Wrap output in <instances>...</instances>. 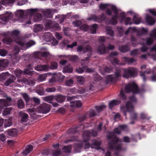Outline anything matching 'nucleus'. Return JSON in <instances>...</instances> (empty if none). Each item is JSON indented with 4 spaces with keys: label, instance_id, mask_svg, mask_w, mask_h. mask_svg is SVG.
Listing matches in <instances>:
<instances>
[{
    "label": "nucleus",
    "instance_id": "obj_33",
    "mask_svg": "<svg viewBox=\"0 0 156 156\" xmlns=\"http://www.w3.org/2000/svg\"><path fill=\"white\" fill-rule=\"evenodd\" d=\"M12 119L10 118L8 119H6L5 121V127L6 128L8 127L11 126L12 124Z\"/></svg>",
    "mask_w": 156,
    "mask_h": 156
},
{
    "label": "nucleus",
    "instance_id": "obj_44",
    "mask_svg": "<svg viewBox=\"0 0 156 156\" xmlns=\"http://www.w3.org/2000/svg\"><path fill=\"white\" fill-rule=\"evenodd\" d=\"M55 77L58 79L60 81H63L65 78V76L62 75L60 73H57L56 74Z\"/></svg>",
    "mask_w": 156,
    "mask_h": 156
},
{
    "label": "nucleus",
    "instance_id": "obj_42",
    "mask_svg": "<svg viewBox=\"0 0 156 156\" xmlns=\"http://www.w3.org/2000/svg\"><path fill=\"white\" fill-rule=\"evenodd\" d=\"M15 80V77L14 76H12L11 78H9L6 81L5 85L6 86H8L10 84L13 82Z\"/></svg>",
    "mask_w": 156,
    "mask_h": 156
},
{
    "label": "nucleus",
    "instance_id": "obj_46",
    "mask_svg": "<svg viewBox=\"0 0 156 156\" xmlns=\"http://www.w3.org/2000/svg\"><path fill=\"white\" fill-rule=\"evenodd\" d=\"M43 98L44 101L48 102L49 103H51V101L53 98V97L52 96H49L43 97Z\"/></svg>",
    "mask_w": 156,
    "mask_h": 156
},
{
    "label": "nucleus",
    "instance_id": "obj_29",
    "mask_svg": "<svg viewBox=\"0 0 156 156\" xmlns=\"http://www.w3.org/2000/svg\"><path fill=\"white\" fill-rule=\"evenodd\" d=\"M33 69L32 67L30 65L27 67V68L25 69L24 71V73L25 74H26L29 75H31L32 74V73L34 72L31 71Z\"/></svg>",
    "mask_w": 156,
    "mask_h": 156
},
{
    "label": "nucleus",
    "instance_id": "obj_10",
    "mask_svg": "<svg viewBox=\"0 0 156 156\" xmlns=\"http://www.w3.org/2000/svg\"><path fill=\"white\" fill-rule=\"evenodd\" d=\"M114 46L112 45L109 44L108 48H106L104 44L98 47V48L97 52L100 54H103L108 51L109 50H112L114 48Z\"/></svg>",
    "mask_w": 156,
    "mask_h": 156
},
{
    "label": "nucleus",
    "instance_id": "obj_27",
    "mask_svg": "<svg viewBox=\"0 0 156 156\" xmlns=\"http://www.w3.org/2000/svg\"><path fill=\"white\" fill-rule=\"evenodd\" d=\"M18 132V131L17 129H14L8 130L7 131V133L10 136H14L16 135L17 134Z\"/></svg>",
    "mask_w": 156,
    "mask_h": 156
},
{
    "label": "nucleus",
    "instance_id": "obj_35",
    "mask_svg": "<svg viewBox=\"0 0 156 156\" xmlns=\"http://www.w3.org/2000/svg\"><path fill=\"white\" fill-rule=\"evenodd\" d=\"M133 23L138 24H139L141 21V18L140 17L134 16L133 18Z\"/></svg>",
    "mask_w": 156,
    "mask_h": 156
},
{
    "label": "nucleus",
    "instance_id": "obj_8",
    "mask_svg": "<svg viewBox=\"0 0 156 156\" xmlns=\"http://www.w3.org/2000/svg\"><path fill=\"white\" fill-rule=\"evenodd\" d=\"M126 92H132L133 93L136 94L142 92V90H139L137 85L134 83H130L126 85L125 88Z\"/></svg>",
    "mask_w": 156,
    "mask_h": 156
},
{
    "label": "nucleus",
    "instance_id": "obj_37",
    "mask_svg": "<svg viewBox=\"0 0 156 156\" xmlns=\"http://www.w3.org/2000/svg\"><path fill=\"white\" fill-rule=\"evenodd\" d=\"M76 79L77 82L80 84L82 85L83 84L85 80L83 76H78L77 77Z\"/></svg>",
    "mask_w": 156,
    "mask_h": 156
},
{
    "label": "nucleus",
    "instance_id": "obj_43",
    "mask_svg": "<svg viewBox=\"0 0 156 156\" xmlns=\"http://www.w3.org/2000/svg\"><path fill=\"white\" fill-rule=\"evenodd\" d=\"M136 29L135 27H130L126 32V34H131L136 32Z\"/></svg>",
    "mask_w": 156,
    "mask_h": 156
},
{
    "label": "nucleus",
    "instance_id": "obj_49",
    "mask_svg": "<svg viewBox=\"0 0 156 156\" xmlns=\"http://www.w3.org/2000/svg\"><path fill=\"white\" fill-rule=\"evenodd\" d=\"M11 108H6L4 110L2 114L4 115H6L10 114L11 111Z\"/></svg>",
    "mask_w": 156,
    "mask_h": 156
},
{
    "label": "nucleus",
    "instance_id": "obj_30",
    "mask_svg": "<svg viewBox=\"0 0 156 156\" xmlns=\"http://www.w3.org/2000/svg\"><path fill=\"white\" fill-rule=\"evenodd\" d=\"M61 57H63V58H70L71 61H76L78 59V58L77 56L76 55L73 56H65V55H62L60 56Z\"/></svg>",
    "mask_w": 156,
    "mask_h": 156
},
{
    "label": "nucleus",
    "instance_id": "obj_58",
    "mask_svg": "<svg viewBox=\"0 0 156 156\" xmlns=\"http://www.w3.org/2000/svg\"><path fill=\"white\" fill-rule=\"evenodd\" d=\"M37 53H38V55H40L42 57H47L49 56L50 55L49 53L47 52H44L42 53H40L39 52Z\"/></svg>",
    "mask_w": 156,
    "mask_h": 156
},
{
    "label": "nucleus",
    "instance_id": "obj_22",
    "mask_svg": "<svg viewBox=\"0 0 156 156\" xmlns=\"http://www.w3.org/2000/svg\"><path fill=\"white\" fill-rule=\"evenodd\" d=\"M18 0H2L0 2V5L4 6L10 5V4H12L16 1Z\"/></svg>",
    "mask_w": 156,
    "mask_h": 156
},
{
    "label": "nucleus",
    "instance_id": "obj_23",
    "mask_svg": "<svg viewBox=\"0 0 156 156\" xmlns=\"http://www.w3.org/2000/svg\"><path fill=\"white\" fill-rule=\"evenodd\" d=\"M121 101L118 100H114L112 101L109 103V107L110 109L112 108L113 107L119 104Z\"/></svg>",
    "mask_w": 156,
    "mask_h": 156
},
{
    "label": "nucleus",
    "instance_id": "obj_38",
    "mask_svg": "<svg viewBox=\"0 0 156 156\" xmlns=\"http://www.w3.org/2000/svg\"><path fill=\"white\" fill-rule=\"evenodd\" d=\"M9 76L8 72L2 73L0 75V80H5Z\"/></svg>",
    "mask_w": 156,
    "mask_h": 156
},
{
    "label": "nucleus",
    "instance_id": "obj_28",
    "mask_svg": "<svg viewBox=\"0 0 156 156\" xmlns=\"http://www.w3.org/2000/svg\"><path fill=\"white\" fill-rule=\"evenodd\" d=\"M82 103L80 101H76L71 102L70 106L72 108L74 107H80Z\"/></svg>",
    "mask_w": 156,
    "mask_h": 156
},
{
    "label": "nucleus",
    "instance_id": "obj_14",
    "mask_svg": "<svg viewBox=\"0 0 156 156\" xmlns=\"http://www.w3.org/2000/svg\"><path fill=\"white\" fill-rule=\"evenodd\" d=\"M50 68L48 65H39L35 67V69L37 71H47Z\"/></svg>",
    "mask_w": 156,
    "mask_h": 156
},
{
    "label": "nucleus",
    "instance_id": "obj_19",
    "mask_svg": "<svg viewBox=\"0 0 156 156\" xmlns=\"http://www.w3.org/2000/svg\"><path fill=\"white\" fill-rule=\"evenodd\" d=\"M33 149V147L32 146L29 145L27 146L25 150L22 152V155L23 156H26Z\"/></svg>",
    "mask_w": 156,
    "mask_h": 156
},
{
    "label": "nucleus",
    "instance_id": "obj_26",
    "mask_svg": "<svg viewBox=\"0 0 156 156\" xmlns=\"http://www.w3.org/2000/svg\"><path fill=\"white\" fill-rule=\"evenodd\" d=\"M55 100L58 103H62L66 99V97L62 95H58L55 97Z\"/></svg>",
    "mask_w": 156,
    "mask_h": 156
},
{
    "label": "nucleus",
    "instance_id": "obj_52",
    "mask_svg": "<svg viewBox=\"0 0 156 156\" xmlns=\"http://www.w3.org/2000/svg\"><path fill=\"white\" fill-rule=\"evenodd\" d=\"M3 41L4 44H9L12 42V41L11 39L6 37L3 39Z\"/></svg>",
    "mask_w": 156,
    "mask_h": 156
},
{
    "label": "nucleus",
    "instance_id": "obj_5",
    "mask_svg": "<svg viewBox=\"0 0 156 156\" xmlns=\"http://www.w3.org/2000/svg\"><path fill=\"white\" fill-rule=\"evenodd\" d=\"M16 43L19 46V47L16 46L14 49V56L16 54L18 53L20 51V48L22 50H25L28 48L34 45L35 42L33 41H30L28 42H26L25 39L23 38H19L16 40Z\"/></svg>",
    "mask_w": 156,
    "mask_h": 156
},
{
    "label": "nucleus",
    "instance_id": "obj_41",
    "mask_svg": "<svg viewBox=\"0 0 156 156\" xmlns=\"http://www.w3.org/2000/svg\"><path fill=\"white\" fill-rule=\"evenodd\" d=\"M151 73V71L150 70L146 71H145L144 72H140V76L143 77L144 81H145L146 80L145 77L146 75L150 74Z\"/></svg>",
    "mask_w": 156,
    "mask_h": 156
},
{
    "label": "nucleus",
    "instance_id": "obj_13",
    "mask_svg": "<svg viewBox=\"0 0 156 156\" xmlns=\"http://www.w3.org/2000/svg\"><path fill=\"white\" fill-rule=\"evenodd\" d=\"M13 14L12 13L7 12L4 14L0 15V19L4 22H7L12 18Z\"/></svg>",
    "mask_w": 156,
    "mask_h": 156
},
{
    "label": "nucleus",
    "instance_id": "obj_12",
    "mask_svg": "<svg viewBox=\"0 0 156 156\" xmlns=\"http://www.w3.org/2000/svg\"><path fill=\"white\" fill-rule=\"evenodd\" d=\"M11 99L9 97H7L6 100L4 99H0V113L4 106H7L11 105Z\"/></svg>",
    "mask_w": 156,
    "mask_h": 156
},
{
    "label": "nucleus",
    "instance_id": "obj_9",
    "mask_svg": "<svg viewBox=\"0 0 156 156\" xmlns=\"http://www.w3.org/2000/svg\"><path fill=\"white\" fill-rule=\"evenodd\" d=\"M123 71L124 73L123 76L126 78H127L129 76H136L138 72L137 69L134 68H129L127 69H123Z\"/></svg>",
    "mask_w": 156,
    "mask_h": 156
},
{
    "label": "nucleus",
    "instance_id": "obj_40",
    "mask_svg": "<svg viewBox=\"0 0 156 156\" xmlns=\"http://www.w3.org/2000/svg\"><path fill=\"white\" fill-rule=\"evenodd\" d=\"M17 105L18 108L20 109L23 108L24 107V104L22 99H20L18 101Z\"/></svg>",
    "mask_w": 156,
    "mask_h": 156
},
{
    "label": "nucleus",
    "instance_id": "obj_21",
    "mask_svg": "<svg viewBox=\"0 0 156 156\" xmlns=\"http://www.w3.org/2000/svg\"><path fill=\"white\" fill-rule=\"evenodd\" d=\"M91 48L89 46H87L83 48L82 46H80L77 48V51H80L83 50V52L85 53L88 51L91 52Z\"/></svg>",
    "mask_w": 156,
    "mask_h": 156
},
{
    "label": "nucleus",
    "instance_id": "obj_15",
    "mask_svg": "<svg viewBox=\"0 0 156 156\" xmlns=\"http://www.w3.org/2000/svg\"><path fill=\"white\" fill-rule=\"evenodd\" d=\"M20 33V31L19 30H15L11 32L8 31L6 33L7 35L11 36L13 37H16V38L15 39V41L16 43V40L18 38H20V37H17V36Z\"/></svg>",
    "mask_w": 156,
    "mask_h": 156
},
{
    "label": "nucleus",
    "instance_id": "obj_63",
    "mask_svg": "<svg viewBox=\"0 0 156 156\" xmlns=\"http://www.w3.org/2000/svg\"><path fill=\"white\" fill-rule=\"evenodd\" d=\"M52 25V23L49 20L47 22V23L45 24V26L47 28L50 29L51 28Z\"/></svg>",
    "mask_w": 156,
    "mask_h": 156
},
{
    "label": "nucleus",
    "instance_id": "obj_17",
    "mask_svg": "<svg viewBox=\"0 0 156 156\" xmlns=\"http://www.w3.org/2000/svg\"><path fill=\"white\" fill-rule=\"evenodd\" d=\"M146 22L150 25H152L155 22L154 19L148 14H146L145 16Z\"/></svg>",
    "mask_w": 156,
    "mask_h": 156
},
{
    "label": "nucleus",
    "instance_id": "obj_1",
    "mask_svg": "<svg viewBox=\"0 0 156 156\" xmlns=\"http://www.w3.org/2000/svg\"><path fill=\"white\" fill-rule=\"evenodd\" d=\"M56 12L55 9H31L26 10H19L16 12V15L18 17L17 20L18 23H23V25L31 23L30 20L32 19L34 21L36 22L41 20L42 16L40 13L41 12L46 17H51L54 13Z\"/></svg>",
    "mask_w": 156,
    "mask_h": 156
},
{
    "label": "nucleus",
    "instance_id": "obj_48",
    "mask_svg": "<svg viewBox=\"0 0 156 156\" xmlns=\"http://www.w3.org/2000/svg\"><path fill=\"white\" fill-rule=\"evenodd\" d=\"M97 27V25L94 24L93 25L90 27L91 33L93 34H95L96 32V29Z\"/></svg>",
    "mask_w": 156,
    "mask_h": 156
},
{
    "label": "nucleus",
    "instance_id": "obj_16",
    "mask_svg": "<svg viewBox=\"0 0 156 156\" xmlns=\"http://www.w3.org/2000/svg\"><path fill=\"white\" fill-rule=\"evenodd\" d=\"M76 72L79 73H81L84 71L89 73L91 72L92 71L91 69L88 68L87 66L77 68L76 69Z\"/></svg>",
    "mask_w": 156,
    "mask_h": 156
},
{
    "label": "nucleus",
    "instance_id": "obj_53",
    "mask_svg": "<svg viewBox=\"0 0 156 156\" xmlns=\"http://www.w3.org/2000/svg\"><path fill=\"white\" fill-rule=\"evenodd\" d=\"M42 28V27L41 25H38L35 26L34 29V31L37 32L41 30Z\"/></svg>",
    "mask_w": 156,
    "mask_h": 156
},
{
    "label": "nucleus",
    "instance_id": "obj_39",
    "mask_svg": "<svg viewBox=\"0 0 156 156\" xmlns=\"http://www.w3.org/2000/svg\"><path fill=\"white\" fill-rule=\"evenodd\" d=\"M105 107V106L104 105H102L99 106H96L95 107L96 111L98 113H99L103 110Z\"/></svg>",
    "mask_w": 156,
    "mask_h": 156
},
{
    "label": "nucleus",
    "instance_id": "obj_24",
    "mask_svg": "<svg viewBox=\"0 0 156 156\" xmlns=\"http://www.w3.org/2000/svg\"><path fill=\"white\" fill-rule=\"evenodd\" d=\"M43 38L46 41H49L53 39L52 34L49 32L44 33Z\"/></svg>",
    "mask_w": 156,
    "mask_h": 156
},
{
    "label": "nucleus",
    "instance_id": "obj_18",
    "mask_svg": "<svg viewBox=\"0 0 156 156\" xmlns=\"http://www.w3.org/2000/svg\"><path fill=\"white\" fill-rule=\"evenodd\" d=\"M105 15L104 14H102L101 16V19H99L98 17H96L95 16H91L90 17L88 18L87 20H93L95 21L98 22L101 20H104L105 18Z\"/></svg>",
    "mask_w": 156,
    "mask_h": 156
},
{
    "label": "nucleus",
    "instance_id": "obj_3",
    "mask_svg": "<svg viewBox=\"0 0 156 156\" xmlns=\"http://www.w3.org/2000/svg\"><path fill=\"white\" fill-rule=\"evenodd\" d=\"M100 9L102 10L107 9L106 13L109 15H111V11L110 10L111 9L114 14V16L112 17L110 23L114 25L117 23V19L119 20L122 22L125 17L124 12H121L117 10L115 6L110 4H101L99 6Z\"/></svg>",
    "mask_w": 156,
    "mask_h": 156
},
{
    "label": "nucleus",
    "instance_id": "obj_7",
    "mask_svg": "<svg viewBox=\"0 0 156 156\" xmlns=\"http://www.w3.org/2000/svg\"><path fill=\"white\" fill-rule=\"evenodd\" d=\"M130 101L127 102L126 104L125 105H122L120 106L121 111L124 113L126 116V113L127 112H131L133 111L134 107L133 103L135 102L136 99L134 96L129 98Z\"/></svg>",
    "mask_w": 156,
    "mask_h": 156
},
{
    "label": "nucleus",
    "instance_id": "obj_6",
    "mask_svg": "<svg viewBox=\"0 0 156 156\" xmlns=\"http://www.w3.org/2000/svg\"><path fill=\"white\" fill-rule=\"evenodd\" d=\"M156 39V29H154L151 32L150 37L148 38L146 41L144 39L140 40V44L143 45L140 48L141 51L144 52L148 49L145 44L149 45L151 44L154 40Z\"/></svg>",
    "mask_w": 156,
    "mask_h": 156
},
{
    "label": "nucleus",
    "instance_id": "obj_62",
    "mask_svg": "<svg viewBox=\"0 0 156 156\" xmlns=\"http://www.w3.org/2000/svg\"><path fill=\"white\" fill-rule=\"evenodd\" d=\"M56 89L55 87L47 88L45 91L48 92H53L55 91Z\"/></svg>",
    "mask_w": 156,
    "mask_h": 156
},
{
    "label": "nucleus",
    "instance_id": "obj_11",
    "mask_svg": "<svg viewBox=\"0 0 156 156\" xmlns=\"http://www.w3.org/2000/svg\"><path fill=\"white\" fill-rule=\"evenodd\" d=\"M82 145L78 144H76L74 146V149L76 153L80 152V149L82 147H83L85 149L88 148L90 147V144L85 141H84L82 143Z\"/></svg>",
    "mask_w": 156,
    "mask_h": 156
},
{
    "label": "nucleus",
    "instance_id": "obj_47",
    "mask_svg": "<svg viewBox=\"0 0 156 156\" xmlns=\"http://www.w3.org/2000/svg\"><path fill=\"white\" fill-rule=\"evenodd\" d=\"M22 96L27 103V105H28V103L30 100L28 96L26 94H22Z\"/></svg>",
    "mask_w": 156,
    "mask_h": 156
},
{
    "label": "nucleus",
    "instance_id": "obj_54",
    "mask_svg": "<svg viewBox=\"0 0 156 156\" xmlns=\"http://www.w3.org/2000/svg\"><path fill=\"white\" fill-rule=\"evenodd\" d=\"M66 16L65 15H62L61 16H58L56 17V18L58 19L60 18V20H59V22L60 23H62L64 20L66 18Z\"/></svg>",
    "mask_w": 156,
    "mask_h": 156
},
{
    "label": "nucleus",
    "instance_id": "obj_50",
    "mask_svg": "<svg viewBox=\"0 0 156 156\" xmlns=\"http://www.w3.org/2000/svg\"><path fill=\"white\" fill-rule=\"evenodd\" d=\"M123 59L124 61L128 64L132 63L134 61V60L133 58H129L126 57H124Z\"/></svg>",
    "mask_w": 156,
    "mask_h": 156
},
{
    "label": "nucleus",
    "instance_id": "obj_31",
    "mask_svg": "<svg viewBox=\"0 0 156 156\" xmlns=\"http://www.w3.org/2000/svg\"><path fill=\"white\" fill-rule=\"evenodd\" d=\"M22 82L25 84L30 85H33L35 83V81L33 80H28L26 79H23Z\"/></svg>",
    "mask_w": 156,
    "mask_h": 156
},
{
    "label": "nucleus",
    "instance_id": "obj_55",
    "mask_svg": "<svg viewBox=\"0 0 156 156\" xmlns=\"http://www.w3.org/2000/svg\"><path fill=\"white\" fill-rule=\"evenodd\" d=\"M73 81L72 79L67 80L65 83V85L66 86H71L73 84Z\"/></svg>",
    "mask_w": 156,
    "mask_h": 156
},
{
    "label": "nucleus",
    "instance_id": "obj_25",
    "mask_svg": "<svg viewBox=\"0 0 156 156\" xmlns=\"http://www.w3.org/2000/svg\"><path fill=\"white\" fill-rule=\"evenodd\" d=\"M20 115L21 118V122H27L28 117V115L27 114L20 112Z\"/></svg>",
    "mask_w": 156,
    "mask_h": 156
},
{
    "label": "nucleus",
    "instance_id": "obj_2",
    "mask_svg": "<svg viewBox=\"0 0 156 156\" xmlns=\"http://www.w3.org/2000/svg\"><path fill=\"white\" fill-rule=\"evenodd\" d=\"M127 127L126 125H121L118 128H115L113 133H110L109 134L108 138L110 139V142L108 144V148H106L104 150L106 151L105 153V156H111V151L115 149L117 151L122 150L121 141L114 135V133L120 134L122 130L126 129Z\"/></svg>",
    "mask_w": 156,
    "mask_h": 156
},
{
    "label": "nucleus",
    "instance_id": "obj_34",
    "mask_svg": "<svg viewBox=\"0 0 156 156\" xmlns=\"http://www.w3.org/2000/svg\"><path fill=\"white\" fill-rule=\"evenodd\" d=\"M73 71V68L72 67L69 65L68 66H66L63 69V73H71Z\"/></svg>",
    "mask_w": 156,
    "mask_h": 156
},
{
    "label": "nucleus",
    "instance_id": "obj_61",
    "mask_svg": "<svg viewBox=\"0 0 156 156\" xmlns=\"http://www.w3.org/2000/svg\"><path fill=\"white\" fill-rule=\"evenodd\" d=\"M96 87V84L93 82H91L89 85V90H94Z\"/></svg>",
    "mask_w": 156,
    "mask_h": 156
},
{
    "label": "nucleus",
    "instance_id": "obj_36",
    "mask_svg": "<svg viewBox=\"0 0 156 156\" xmlns=\"http://www.w3.org/2000/svg\"><path fill=\"white\" fill-rule=\"evenodd\" d=\"M47 74H48V73L43 74L39 75L38 78V81L42 82L44 81L46 79Z\"/></svg>",
    "mask_w": 156,
    "mask_h": 156
},
{
    "label": "nucleus",
    "instance_id": "obj_32",
    "mask_svg": "<svg viewBox=\"0 0 156 156\" xmlns=\"http://www.w3.org/2000/svg\"><path fill=\"white\" fill-rule=\"evenodd\" d=\"M147 57H150L153 58L154 60H156V54L151 55L150 54H148L147 55H143L141 56V58L146 59Z\"/></svg>",
    "mask_w": 156,
    "mask_h": 156
},
{
    "label": "nucleus",
    "instance_id": "obj_64",
    "mask_svg": "<svg viewBox=\"0 0 156 156\" xmlns=\"http://www.w3.org/2000/svg\"><path fill=\"white\" fill-rule=\"evenodd\" d=\"M7 54V52L5 50H0V55L1 56H5Z\"/></svg>",
    "mask_w": 156,
    "mask_h": 156
},
{
    "label": "nucleus",
    "instance_id": "obj_51",
    "mask_svg": "<svg viewBox=\"0 0 156 156\" xmlns=\"http://www.w3.org/2000/svg\"><path fill=\"white\" fill-rule=\"evenodd\" d=\"M120 51L122 52H125L127 51L128 50V47L126 46H123L119 48Z\"/></svg>",
    "mask_w": 156,
    "mask_h": 156
},
{
    "label": "nucleus",
    "instance_id": "obj_20",
    "mask_svg": "<svg viewBox=\"0 0 156 156\" xmlns=\"http://www.w3.org/2000/svg\"><path fill=\"white\" fill-rule=\"evenodd\" d=\"M9 64L8 61L2 59L0 60V70H3L4 68L7 67Z\"/></svg>",
    "mask_w": 156,
    "mask_h": 156
},
{
    "label": "nucleus",
    "instance_id": "obj_56",
    "mask_svg": "<svg viewBox=\"0 0 156 156\" xmlns=\"http://www.w3.org/2000/svg\"><path fill=\"white\" fill-rule=\"evenodd\" d=\"M58 65L55 62H52L51 63L50 68L52 69H54L57 68Z\"/></svg>",
    "mask_w": 156,
    "mask_h": 156
},
{
    "label": "nucleus",
    "instance_id": "obj_60",
    "mask_svg": "<svg viewBox=\"0 0 156 156\" xmlns=\"http://www.w3.org/2000/svg\"><path fill=\"white\" fill-rule=\"evenodd\" d=\"M97 115V114L93 110H90L89 113V117H92L94 116H95Z\"/></svg>",
    "mask_w": 156,
    "mask_h": 156
},
{
    "label": "nucleus",
    "instance_id": "obj_45",
    "mask_svg": "<svg viewBox=\"0 0 156 156\" xmlns=\"http://www.w3.org/2000/svg\"><path fill=\"white\" fill-rule=\"evenodd\" d=\"M72 148L71 146H66L62 148V149L64 152L66 153H70L71 151Z\"/></svg>",
    "mask_w": 156,
    "mask_h": 156
},
{
    "label": "nucleus",
    "instance_id": "obj_59",
    "mask_svg": "<svg viewBox=\"0 0 156 156\" xmlns=\"http://www.w3.org/2000/svg\"><path fill=\"white\" fill-rule=\"evenodd\" d=\"M52 4L54 6H57L60 3V0H52Z\"/></svg>",
    "mask_w": 156,
    "mask_h": 156
},
{
    "label": "nucleus",
    "instance_id": "obj_4",
    "mask_svg": "<svg viewBox=\"0 0 156 156\" xmlns=\"http://www.w3.org/2000/svg\"><path fill=\"white\" fill-rule=\"evenodd\" d=\"M50 110V107L49 105L43 103L40 105L36 108H33L27 109V111L32 117L34 118L36 112L46 114Z\"/></svg>",
    "mask_w": 156,
    "mask_h": 156
},
{
    "label": "nucleus",
    "instance_id": "obj_57",
    "mask_svg": "<svg viewBox=\"0 0 156 156\" xmlns=\"http://www.w3.org/2000/svg\"><path fill=\"white\" fill-rule=\"evenodd\" d=\"M36 92L40 95H43L44 94V89L43 88L39 90H37Z\"/></svg>",
    "mask_w": 156,
    "mask_h": 156
}]
</instances>
